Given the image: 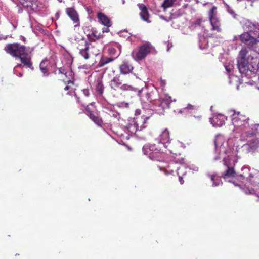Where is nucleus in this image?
<instances>
[{
  "label": "nucleus",
  "mask_w": 259,
  "mask_h": 259,
  "mask_svg": "<svg viewBox=\"0 0 259 259\" xmlns=\"http://www.w3.org/2000/svg\"><path fill=\"white\" fill-rule=\"evenodd\" d=\"M4 50L12 56L20 59L21 62L27 67L33 69L31 57L25 46L19 43L8 44Z\"/></svg>",
  "instance_id": "nucleus-1"
},
{
  "label": "nucleus",
  "mask_w": 259,
  "mask_h": 259,
  "mask_svg": "<svg viewBox=\"0 0 259 259\" xmlns=\"http://www.w3.org/2000/svg\"><path fill=\"white\" fill-rule=\"evenodd\" d=\"M156 105L153 110H155L159 114H163L165 109H169L175 113H181V109L176 108V100H172L170 96L166 95L163 98H158L156 101Z\"/></svg>",
  "instance_id": "nucleus-2"
},
{
  "label": "nucleus",
  "mask_w": 259,
  "mask_h": 259,
  "mask_svg": "<svg viewBox=\"0 0 259 259\" xmlns=\"http://www.w3.org/2000/svg\"><path fill=\"white\" fill-rule=\"evenodd\" d=\"M143 90L139 91L138 95L140 97L141 101L143 107L145 108H152L154 109V106L156 105V101H158L159 97L158 92L156 90H152L149 91L146 90L144 94H142Z\"/></svg>",
  "instance_id": "nucleus-3"
},
{
  "label": "nucleus",
  "mask_w": 259,
  "mask_h": 259,
  "mask_svg": "<svg viewBox=\"0 0 259 259\" xmlns=\"http://www.w3.org/2000/svg\"><path fill=\"white\" fill-rule=\"evenodd\" d=\"M162 147L159 144L158 146L155 144L145 145L143 147V151L150 159L162 161L164 160L165 154L162 151Z\"/></svg>",
  "instance_id": "nucleus-4"
},
{
  "label": "nucleus",
  "mask_w": 259,
  "mask_h": 259,
  "mask_svg": "<svg viewBox=\"0 0 259 259\" xmlns=\"http://www.w3.org/2000/svg\"><path fill=\"white\" fill-rule=\"evenodd\" d=\"M152 49L153 46L150 43H144L139 47L137 51L132 52V56L135 60L137 61H141L149 54Z\"/></svg>",
  "instance_id": "nucleus-5"
},
{
  "label": "nucleus",
  "mask_w": 259,
  "mask_h": 259,
  "mask_svg": "<svg viewBox=\"0 0 259 259\" xmlns=\"http://www.w3.org/2000/svg\"><path fill=\"white\" fill-rule=\"evenodd\" d=\"M110 87L114 90H121L122 91L132 90V87L127 84H122L119 75H116L111 80L109 84Z\"/></svg>",
  "instance_id": "nucleus-6"
},
{
  "label": "nucleus",
  "mask_w": 259,
  "mask_h": 259,
  "mask_svg": "<svg viewBox=\"0 0 259 259\" xmlns=\"http://www.w3.org/2000/svg\"><path fill=\"white\" fill-rule=\"evenodd\" d=\"M248 118L240 112H234L232 115V121L236 127L245 126L248 124Z\"/></svg>",
  "instance_id": "nucleus-7"
},
{
  "label": "nucleus",
  "mask_w": 259,
  "mask_h": 259,
  "mask_svg": "<svg viewBox=\"0 0 259 259\" xmlns=\"http://www.w3.org/2000/svg\"><path fill=\"white\" fill-rule=\"evenodd\" d=\"M182 143L179 141L171 139L170 141L163 145V147L167 149L171 154L177 152L180 150H183Z\"/></svg>",
  "instance_id": "nucleus-8"
},
{
  "label": "nucleus",
  "mask_w": 259,
  "mask_h": 259,
  "mask_svg": "<svg viewBox=\"0 0 259 259\" xmlns=\"http://www.w3.org/2000/svg\"><path fill=\"white\" fill-rule=\"evenodd\" d=\"M226 120L227 117L221 114H219L214 116L213 118H210L209 119V121L211 124H212L213 126L217 127H221L223 125Z\"/></svg>",
  "instance_id": "nucleus-9"
},
{
  "label": "nucleus",
  "mask_w": 259,
  "mask_h": 259,
  "mask_svg": "<svg viewBox=\"0 0 259 259\" xmlns=\"http://www.w3.org/2000/svg\"><path fill=\"white\" fill-rule=\"evenodd\" d=\"M223 161L224 165L227 167V169L225 172L223 174L222 177L224 179L235 177L236 172L234 167L230 166L229 162L227 159L224 158Z\"/></svg>",
  "instance_id": "nucleus-10"
},
{
  "label": "nucleus",
  "mask_w": 259,
  "mask_h": 259,
  "mask_svg": "<svg viewBox=\"0 0 259 259\" xmlns=\"http://www.w3.org/2000/svg\"><path fill=\"white\" fill-rule=\"evenodd\" d=\"M66 13L69 18L73 21L74 23H77L75 26L79 25V15L75 9L73 7L67 8L65 10Z\"/></svg>",
  "instance_id": "nucleus-11"
},
{
  "label": "nucleus",
  "mask_w": 259,
  "mask_h": 259,
  "mask_svg": "<svg viewBox=\"0 0 259 259\" xmlns=\"http://www.w3.org/2000/svg\"><path fill=\"white\" fill-rule=\"evenodd\" d=\"M248 53V51L246 49H242L239 52V59L238 60V66L239 70L241 68H244L245 67L247 64V61L245 58Z\"/></svg>",
  "instance_id": "nucleus-12"
},
{
  "label": "nucleus",
  "mask_w": 259,
  "mask_h": 259,
  "mask_svg": "<svg viewBox=\"0 0 259 259\" xmlns=\"http://www.w3.org/2000/svg\"><path fill=\"white\" fill-rule=\"evenodd\" d=\"M19 2L23 7L31 10L36 9L38 7L37 0H19Z\"/></svg>",
  "instance_id": "nucleus-13"
},
{
  "label": "nucleus",
  "mask_w": 259,
  "mask_h": 259,
  "mask_svg": "<svg viewBox=\"0 0 259 259\" xmlns=\"http://www.w3.org/2000/svg\"><path fill=\"white\" fill-rule=\"evenodd\" d=\"M138 6L141 10L140 13V17L142 20L147 22H149V14L146 6L143 4H138Z\"/></svg>",
  "instance_id": "nucleus-14"
},
{
  "label": "nucleus",
  "mask_w": 259,
  "mask_h": 259,
  "mask_svg": "<svg viewBox=\"0 0 259 259\" xmlns=\"http://www.w3.org/2000/svg\"><path fill=\"white\" fill-rule=\"evenodd\" d=\"M87 36L89 40L91 41H95L103 37V35L95 28H92Z\"/></svg>",
  "instance_id": "nucleus-15"
},
{
  "label": "nucleus",
  "mask_w": 259,
  "mask_h": 259,
  "mask_svg": "<svg viewBox=\"0 0 259 259\" xmlns=\"http://www.w3.org/2000/svg\"><path fill=\"white\" fill-rule=\"evenodd\" d=\"M160 141L159 145L163 146V145H165L167 142L170 141V133L167 129L163 130L161 134L160 135Z\"/></svg>",
  "instance_id": "nucleus-16"
},
{
  "label": "nucleus",
  "mask_w": 259,
  "mask_h": 259,
  "mask_svg": "<svg viewBox=\"0 0 259 259\" xmlns=\"http://www.w3.org/2000/svg\"><path fill=\"white\" fill-rule=\"evenodd\" d=\"M133 67L127 62H123L119 66L120 72L122 74H127L132 73Z\"/></svg>",
  "instance_id": "nucleus-17"
},
{
  "label": "nucleus",
  "mask_w": 259,
  "mask_h": 259,
  "mask_svg": "<svg viewBox=\"0 0 259 259\" xmlns=\"http://www.w3.org/2000/svg\"><path fill=\"white\" fill-rule=\"evenodd\" d=\"M97 17L99 22H100L104 26L109 27L111 25V22L110 19L103 13H98L97 14Z\"/></svg>",
  "instance_id": "nucleus-18"
},
{
  "label": "nucleus",
  "mask_w": 259,
  "mask_h": 259,
  "mask_svg": "<svg viewBox=\"0 0 259 259\" xmlns=\"http://www.w3.org/2000/svg\"><path fill=\"white\" fill-rule=\"evenodd\" d=\"M183 150H180L177 152L172 154L171 157L174 159L175 162L177 163L182 164L184 163L185 158L182 152Z\"/></svg>",
  "instance_id": "nucleus-19"
},
{
  "label": "nucleus",
  "mask_w": 259,
  "mask_h": 259,
  "mask_svg": "<svg viewBox=\"0 0 259 259\" xmlns=\"http://www.w3.org/2000/svg\"><path fill=\"white\" fill-rule=\"evenodd\" d=\"M49 65V61L47 59L43 60L40 63L39 68L44 76H48L50 74Z\"/></svg>",
  "instance_id": "nucleus-20"
},
{
  "label": "nucleus",
  "mask_w": 259,
  "mask_h": 259,
  "mask_svg": "<svg viewBox=\"0 0 259 259\" xmlns=\"http://www.w3.org/2000/svg\"><path fill=\"white\" fill-rule=\"evenodd\" d=\"M89 117L97 125L102 126L103 120L99 114L96 112H90Z\"/></svg>",
  "instance_id": "nucleus-21"
},
{
  "label": "nucleus",
  "mask_w": 259,
  "mask_h": 259,
  "mask_svg": "<svg viewBox=\"0 0 259 259\" xmlns=\"http://www.w3.org/2000/svg\"><path fill=\"white\" fill-rule=\"evenodd\" d=\"M128 131L131 134H135L137 131L141 130V126H139L137 120H133L132 123H130L127 126Z\"/></svg>",
  "instance_id": "nucleus-22"
},
{
  "label": "nucleus",
  "mask_w": 259,
  "mask_h": 259,
  "mask_svg": "<svg viewBox=\"0 0 259 259\" xmlns=\"http://www.w3.org/2000/svg\"><path fill=\"white\" fill-rule=\"evenodd\" d=\"M209 21L212 26V29L213 30H215L219 32H221L222 29L221 28V22L218 17L213 18V19L210 20Z\"/></svg>",
  "instance_id": "nucleus-23"
},
{
  "label": "nucleus",
  "mask_w": 259,
  "mask_h": 259,
  "mask_svg": "<svg viewBox=\"0 0 259 259\" xmlns=\"http://www.w3.org/2000/svg\"><path fill=\"white\" fill-rule=\"evenodd\" d=\"M114 60V59L113 58L102 56L100 59L98 65L99 67H103L108 63L112 62Z\"/></svg>",
  "instance_id": "nucleus-24"
},
{
  "label": "nucleus",
  "mask_w": 259,
  "mask_h": 259,
  "mask_svg": "<svg viewBox=\"0 0 259 259\" xmlns=\"http://www.w3.org/2000/svg\"><path fill=\"white\" fill-rule=\"evenodd\" d=\"M77 48L79 51L84 49H90L89 42L85 39H81L77 42Z\"/></svg>",
  "instance_id": "nucleus-25"
},
{
  "label": "nucleus",
  "mask_w": 259,
  "mask_h": 259,
  "mask_svg": "<svg viewBox=\"0 0 259 259\" xmlns=\"http://www.w3.org/2000/svg\"><path fill=\"white\" fill-rule=\"evenodd\" d=\"M89 49H83L82 50L79 51V54L85 60H87V59H88L89 58L90 54H92L94 56H97L99 54L98 51H97V52H96L95 53H92V52L89 51Z\"/></svg>",
  "instance_id": "nucleus-26"
},
{
  "label": "nucleus",
  "mask_w": 259,
  "mask_h": 259,
  "mask_svg": "<svg viewBox=\"0 0 259 259\" xmlns=\"http://www.w3.org/2000/svg\"><path fill=\"white\" fill-rule=\"evenodd\" d=\"M186 169L183 166L177 168V174L179 176V182L181 184H183L184 183L183 177L186 174L185 171L183 172Z\"/></svg>",
  "instance_id": "nucleus-27"
},
{
  "label": "nucleus",
  "mask_w": 259,
  "mask_h": 259,
  "mask_svg": "<svg viewBox=\"0 0 259 259\" xmlns=\"http://www.w3.org/2000/svg\"><path fill=\"white\" fill-rule=\"evenodd\" d=\"M104 85L101 79H98L96 82V91L100 95H102L104 92Z\"/></svg>",
  "instance_id": "nucleus-28"
},
{
  "label": "nucleus",
  "mask_w": 259,
  "mask_h": 259,
  "mask_svg": "<svg viewBox=\"0 0 259 259\" xmlns=\"http://www.w3.org/2000/svg\"><path fill=\"white\" fill-rule=\"evenodd\" d=\"M209 19L211 20L213 18H217V8L213 6L209 11L208 12Z\"/></svg>",
  "instance_id": "nucleus-29"
},
{
  "label": "nucleus",
  "mask_w": 259,
  "mask_h": 259,
  "mask_svg": "<svg viewBox=\"0 0 259 259\" xmlns=\"http://www.w3.org/2000/svg\"><path fill=\"white\" fill-rule=\"evenodd\" d=\"M176 0H164L161 6L164 10L172 7Z\"/></svg>",
  "instance_id": "nucleus-30"
},
{
  "label": "nucleus",
  "mask_w": 259,
  "mask_h": 259,
  "mask_svg": "<svg viewBox=\"0 0 259 259\" xmlns=\"http://www.w3.org/2000/svg\"><path fill=\"white\" fill-rule=\"evenodd\" d=\"M251 36L249 33L245 32L240 35V38L241 41L245 44L247 41H248V39Z\"/></svg>",
  "instance_id": "nucleus-31"
},
{
  "label": "nucleus",
  "mask_w": 259,
  "mask_h": 259,
  "mask_svg": "<svg viewBox=\"0 0 259 259\" xmlns=\"http://www.w3.org/2000/svg\"><path fill=\"white\" fill-rule=\"evenodd\" d=\"M224 140L222 136H217L214 139V144L216 148L221 147L222 145V141Z\"/></svg>",
  "instance_id": "nucleus-32"
},
{
  "label": "nucleus",
  "mask_w": 259,
  "mask_h": 259,
  "mask_svg": "<svg viewBox=\"0 0 259 259\" xmlns=\"http://www.w3.org/2000/svg\"><path fill=\"white\" fill-rule=\"evenodd\" d=\"M257 40L254 37L251 36L250 38L248 39V41H247L245 44L247 45L250 48L253 47L256 44Z\"/></svg>",
  "instance_id": "nucleus-33"
},
{
  "label": "nucleus",
  "mask_w": 259,
  "mask_h": 259,
  "mask_svg": "<svg viewBox=\"0 0 259 259\" xmlns=\"http://www.w3.org/2000/svg\"><path fill=\"white\" fill-rule=\"evenodd\" d=\"M58 74H63V75L66 76L67 72H66L65 69H64V68L60 67V68H58Z\"/></svg>",
  "instance_id": "nucleus-34"
},
{
  "label": "nucleus",
  "mask_w": 259,
  "mask_h": 259,
  "mask_svg": "<svg viewBox=\"0 0 259 259\" xmlns=\"http://www.w3.org/2000/svg\"><path fill=\"white\" fill-rule=\"evenodd\" d=\"M195 109V107L194 105H192L190 104H188L187 106L184 108V110H194Z\"/></svg>",
  "instance_id": "nucleus-35"
},
{
  "label": "nucleus",
  "mask_w": 259,
  "mask_h": 259,
  "mask_svg": "<svg viewBox=\"0 0 259 259\" xmlns=\"http://www.w3.org/2000/svg\"><path fill=\"white\" fill-rule=\"evenodd\" d=\"M82 92L85 97L89 96L90 93H89L88 90L84 89L82 90Z\"/></svg>",
  "instance_id": "nucleus-36"
},
{
  "label": "nucleus",
  "mask_w": 259,
  "mask_h": 259,
  "mask_svg": "<svg viewBox=\"0 0 259 259\" xmlns=\"http://www.w3.org/2000/svg\"><path fill=\"white\" fill-rule=\"evenodd\" d=\"M70 87L68 85H66L65 87L64 90L67 91V94H69V90H70Z\"/></svg>",
  "instance_id": "nucleus-37"
},
{
  "label": "nucleus",
  "mask_w": 259,
  "mask_h": 259,
  "mask_svg": "<svg viewBox=\"0 0 259 259\" xmlns=\"http://www.w3.org/2000/svg\"><path fill=\"white\" fill-rule=\"evenodd\" d=\"M85 110H86V111L87 112V115L88 116H89V114L90 112H94L93 111H92L90 110V108H89V107L88 106L85 107Z\"/></svg>",
  "instance_id": "nucleus-38"
},
{
  "label": "nucleus",
  "mask_w": 259,
  "mask_h": 259,
  "mask_svg": "<svg viewBox=\"0 0 259 259\" xmlns=\"http://www.w3.org/2000/svg\"><path fill=\"white\" fill-rule=\"evenodd\" d=\"M109 31V29L108 28H104L102 30V33L104 32H108Z\"/></svg>",
  "instance_id": "nucleus-39"
},
{
  "label": "nucleus",
  "mask_w": 259,
  "mask_h": 259,
  "mask_svg": "<svg viewBox=\"0 0 259 259\" xmlns=\"http://www.w3.org/2000/svg\"><path fill=\"white\" fill-rule=\"evenodd\" d=\"M160 81H161V84L162 85L164 86L165 85V82L164 80L161 79Z\"/></svg>",
  "instance_id": "nucleus-40"
},
{
  "label": "nucleus",
  "mask_w": 259,
  "mask_h": 259,
  "mask_svg": "<svg viewBox=\"0 0 259 259\" xmlns=\"http://www.w3.org/2000/svg\"><path fill=\"white\" fill-rule=\"evenodd\" d=\"M214 177H215V176H211V180L212 181H214Z\"/></svg>",
  "instance_id": "nucleus-41"
},
{
  "label": "nucleus",
  "mask_w": 259,
  "mask_h": 259,
  "mask_svg": "<svg viewBox=\"0 0 259 259\" xmlns=\"http://www.w3.org/2000/svg\"><path fill=\"white\" fill-rule=\"evenodd\" d=\"M68 84L73 83V82L70 80V81H68Z\"/></svg>",
  "instance_id": "nucleus-42"
},
{
  "label": "nucleus",
  "mask_w": 259,
  "mask_h": 259,
  "mask_svg": "<svg viewBox=\"0 0 259 259\" xmlns=\"http://www.w3.org/2000/svg\"><path fill=\"white\" fill-rule=\"evenodd\" d=\"M77 102L80 103V100H79V98H77Z\"/></svg>",
  "instance_id": "nucleus-43"
},
{
  "label": "nucleus",
  "mask_w": 259,
  "mask_h": 259,
  "mask_svg": "<svg viewBox=\"0 0 259 259\" xmlns=\"http://www.w3.org/2000/svg\"><path fill=\"white\" fill-rule=\"evenodd\" d=\"M17 66H18V67H21L22 65L21 64H18V65H17Z\"/></svg>",
  "instance_id": "nucleus-44"
}]
</instances>
